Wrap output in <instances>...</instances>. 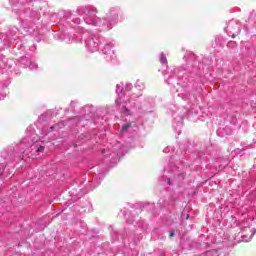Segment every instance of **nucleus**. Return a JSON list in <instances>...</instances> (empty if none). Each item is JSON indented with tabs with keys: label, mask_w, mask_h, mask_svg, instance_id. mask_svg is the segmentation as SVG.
Listing matches in <instances>:
<instances>
[{
	"label": "nucleus",
	"mask_w": 256,
	"mask_h": 256,
	"mask_svg": "<svg viewBox=\"0 0 256 256\" xmlns=\"http://www.w3.org/2000/svg\"><path fill=\"white\" fill-rule=\"evenodd\" d=\"M37 151H40L41 153H43V151H45V147L44 146H39Z\"/></svg>",
	"instance_id": "obj_3"
},
{
	"label": "nucleus",
	"mask_w": 256,
	"mask_h": 256,
	"mask_svg": "<svg viewBox=\"0 0 256 256\" xmlns=\"http://www.w3.org/2000/svg\"><path fill=\"white\" fill-rule=\"evenodd\" d=\"M169 237H175V231L170 232Z\"/></svg>",
	"instance_id": "obj_4"
},
{
	"label": "nucleus",
	"mask_w": 256,
	"mask_h": 256,
	"mask_svg": "<svg viewBox=\"0 0 256 256\" xmlns=\"http://www.w3.org/2000/svg\"><path fill=\"white\" fill-rule=\"evenodd\" d=\"M51 131H53V126L50 127Z\"/></svg>",
	"instance_id": "obj_6"
},
{
	"label": "nucleus",
	"mask_w": 256,
	"mask_h": 256,
	"mask_svg": "<svg viewBox=\"0 0 256 256\" xmlns=\"http://www.w3.org/2000/svg\"><path fill=\"white\" fill-rule=\"evenodd\" d=\"M129 127H131V124H126L122 127V132H125L129 129Z\"/></svg>",
	"instance_id": "obj_2"
},
{
	"label": "nucleus",
	"mask_w": 256,
	"mask_h": 256,
	"mask_svg": "<svg viewBox=\"0 0 256 256\" xmlns=\"http://www.w3.org/2000/svg\"><path fill=\"white\" fill-rule=\"evenodd\" d=\"M207 255H208V256H211V252H207Z\"/></svg>",
	"instance_id": "obj_5"
},
{
	"label": "nucleus",
	"mask_w": 256,
	"mask_h": 256,
	"mask_svg": "<svg viewBox=\"0 0 256 256\" xmlns=\"http://www.w3.org/2000/svg\"><path fill=\"white\" fill-rule=\"evenodd\" d=\"M160 63H162V65H167V56H165V54L160 55Z\"/></svg>",
	"instance_id": "obj_1"
}]
</instances>
